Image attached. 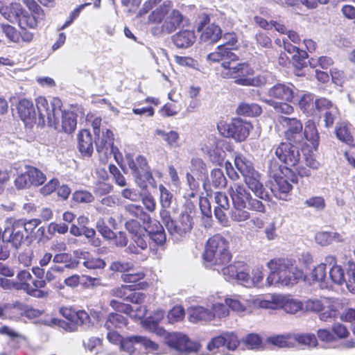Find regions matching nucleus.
I'll use <instances>...</instances> for the list:
<instances>
[{
	"instance_id": "1",
	"label": "nucleus",
	"mask_w": 355,
	"mask_h": 355,
	"mask_svg": "<svg viewBox=\"0 0 355 355\" xmlns=\"http://www.w3.org/2000/svg\"><path fill=\"white\" fill-rule=\"evenodd\" d=\"M62 101L58 98H53L50 104L43 96L37 98L38 125L44 126L47 124L65 133L73 132L76 128V115L71 111L62 110Z\"/></svg>"
},
{
	"instance_id": "2",
	"label": "nucleus",
	"mask_w": 355,
	"mask_h": 355,
	"mask_svg": "<svg viewBox=\"0 0 355 355\" xmlns=\"http://www.w3.org/2000/svg\"><path fill=\"white\" fill-rule=\"evenodd\" d=\"M24 3L30 12L20 3H12L7 6L0 1V13L9 21L17 23L20 28L35 29L45 20V12L35 0H24Z\"/></svg>"
},
{
	"instance_id": "3",
	"label": "nucleus",
	"mask_w": 355,
	"mask_h": 355,
	"mask_svg": "<svg viewBox=\"0 0 355 355\" xmlns=\"http://www.w3.org/2000/svg\"><path fill=\"white\" fill-rule=\"evenodd\" d=\"M266 266L270 273L266 280V286H293L306 278L304 271L292 259H273Z\"/></svg>"
},
{
	"instance_id": "4",
	"label": "nucleus",
	"mask_w": 355,
	"mask_h": 355,
	"mask_svg": "<svg viewBox=\"0 0 355 355\" xmlns=\"http://www.w3.org/2000/svg\"><path fill=\"white\" fill-rule=\"evenodd\" d=\"M237 59H230L222 62L221 76L224 78L234 79V82L242 86L262 87L267 83V78L263 75L252 76L254 71L247 62H238Z\"/></svg>"
},
{
	"instance_id": "5",
	"label": "nucleus",
	"mask_w": 355,
	"mask_h": 355,
	"mask_svg": "<svg viewBox=\"0 0 355 355\" xmlns=\"http://www.w3.org/2000/svg\"><path fill=\"white\" fill-rule=\"evenodd\" d=\"M232 255L228 250V243L220 235L210 238L206 245L204 259L206 267L212 270L230 263Z\"/></svg>"
},
{
	"instance_id": "6",
	"label": "nucleus",
	"mask_w": 355,
	"mask_h": 355,
	"mask_svg": "<svg viewBox=\"0 0 355 355\" xmlns=\"http://www.w3.org/2000/svg\"><path fill=\"white\" fill-rule=\"evenodd\" d=\"M172 6L170 1H165L148 17L151 23L162 22V31L168 34L175 31L186 19L178 10L171 9Z\"/></svg>"
},
{
	"instance_id": "7",
	"label": "nucleus",
	"mask_w": 355,
	"mask_h": 355,
	"mask_svg": "<svg viewBox=\"0 0 355 355\" xmlns=\"http://www.w3.org/2000/svg\"><path fill=\"white\" fill-rule=\"evenodd\" d=\"M229 194L233 206L248 207L252 211L264 213L266 208L261 201L252 198L248 189L240 182L232 183L229 188Z\"/></svg>"
},
{
	"instance_id": "8",
	"label": "nucleus",
	"mask_w": 355,
	"mask_h": 355,
	"mask_svg": "<svg viewBox=\"0 0 355 355\" xmlns=\"http://www.w3.org/2000/svg\"><path fill=\"white\" fill-rule=\"evenodd\" d=\"M126 230L132 234V243L126 249V252L132 254H141V259H146V255L142 252L146 250L148 243L147 227H142L135 220H130L125 223Z\"/></svg>"
},
{
	"instance_id": "9",
	"label": "nucleus",
	"mask_w": 355,
	"mask_h": 355,
	"mask_svg": "<svg viewBox=\"0 0 355 355\" xmlns=\"http://www.w3.org/2000/svg\"><path fill=\"white\" fill-rule=\"evenodd\" d=\"M338 304V300L335 298L310 299L304 302L303 309L306 311L318 313L320 320L327 322L336 316Z\"/></svg>"
},
{
	"instance_id": "10",
	"label": "nucleus",
	"mask_w": 355,
	"mask_h": 355,
	"mask_svg": "<svg viewBox=\"0 0 355 355\" xmlns=\"http://www.w3.org/2000/svg\"><path fill=\"white\" fill-rule=\"evenodd\" d=\"M217 128L221 135L225 137H232L238 141H243L250 135L252 125L248 121L234 119L231 123L220 121L217 125Z\"/></svg>"
},
{
	"instance_id": "11",
	"label": "nucleus",
	"mask_w": 355,
	"mask_h": 355,
	"mask_svg": "<svg viewBox=\"0 0 355 355\" xmlns=\"http://www.w3.org/2000/svg\"><path fill=\"white\" fill-rule=\"evenodd\" d=\"M329 279L338 285L346 284L348 290L355 293V263L348 261L345 270L340 266H332L329 270Z\"/></svg>"
},
{
	"instance_id": "12",
	"label": "nucleus",
	"mask_w": 355,
	"mask_h": 355,
	"mask_svg": "<svg viewBox=\"0 0 355 355\" xmlns=\"http://www.w3.org/2000/svg\"><path fill=\"white\" fill-rule=\"evenodd\" d=\"M284 170L281 168V166L277 163L270 161L268 166V173L272 179L271 180L272 186L271 190L280 199H284V197L281 196V194L288 193L293 188L292 184L282 175L284 173Z\"/></svg>"
},
{
	"instance_id": "13",
	"label": "nucleus",
	"mask_w": 355,
	"mask_h": 355,
	"mask_svg": "<svg viewBox=\"0 0 355 355\" xmlns=\"http://www.w3.org/2000/svg\"><path fill=\"white\" fill-rule=\"evenodd\" d=\"M279 123L286 129L284 132L285 139L294 145L304 144L303 125L297 118L280 116Z\"/></svg>"
},
{
	"instance_id": "14",
	"label": "nucleus",
	"mask_w": 355,
	"mask_h": 355,
	"mask_svg": "<svg viewBox=\"0 0 355 355\" xmlns=\"http://www.w3.org/2000/svg\"><path fill=\"white\" fill-rule=\"evenodd\" d=\"M166 344L180 354L196 352L200 348L198 343L192 342L186 335L177 332L167 335Z\"/></svg>"
},
{
	"instance_id": "15",
	"label": "nucleus",
	"mask_w": 355,
	"mask_h": 355,
	"mask_svg": "<svg viewBox=\"0 0 355 355\" xmlns=\"http://www.w3.org/2000/svg\"><path fill=\"white\" fill-rule=\"evenodd\" d=\"M276 157L286 166L284 168L286 172L289 171V167L295 166L299 164L300 154L297 148L291 143L281 142L278 146L274 147Z\"/></svg>"
},
{
	"instance_id": "16",
	"label": "nucleus",
	"mask_w": 355,
	"mask_h": 355,
	"mask_svg": "<svg viewBox=\"0 0 355 355\" xmlns=\"http://www.w3.org/2000/svg\"><path fill=\"white\" fill-rule=\"evenodd\" d=\"M4 237L7 242L10 243L16 249L19 248L25 239L23 219L8 218Z\"/></svg>"
},
{
	"instance_id": "17",
	"label": "nucleus",
	"mask_w": 355,
	"mask_h": 355,
	"mask_svg": "<svg viewBox=\"0 0 355 355\" xmlns=\"http://www.w3.org/2000/svg\"><path fill=\"white\" fill-rule=\"evenodd\" d=\"M46 180V175L33 166H26V171L17 176L15 180V186L19 189L29 188L31 186L38 187Z\"/></svg>"
},
{
	"instance_id": "18",
	"label": "nucleus",
	"mask_w": 355,
	"mask_h": 355,
	"mask_svg": "<svg viewBox=\"0 0 355 355\" xmlns=\"http://www.w3.org/2000/svg\"><path fill=\"white\" fill-rule=\"evenodd\" d=\"M209 17L204 15L198 27V31L201 32L200 40L205 42L215 43L218 42L222 36V30L220 27L215 24H209Z\"/></svg>"
},
{
	"instance_id": "19",
	"label": "nucleus",
	"mask_w": 355,
	"mask_h": 355,
	"mask_svg": "<svg viewBox=\"0 0 355 355\" xmlns=\"http://www.w3.org/2000/svg\"><path fill=\"white\" fill-rule=\"evenodd\" d=\"M221 144L222 141L211 135L207 138L202 146V150L209 156L212 162L216 164H220L225 155Z\"/></svg>"
},
{
	"instance_id": "20",
	"label": "nucleus",
	"mask_w": 355,
	"mask_h": 355,
	"mask_svg": "<svg viewBox=\"0 0 355 355\" xmlns=\"http://www.w3.org/2000/svg\"><path fill=\"white\" fill-rule=\"evenodd\" d=\"M135 344H139L146 349L150 352H156L159 348L156 343L142 336H132L123 338L120 344V347L123 351L132 353L134 352Z\"/></svg>"
},
{
	"instance_id": "21",
	"label": "nucleus",
	"mask_w": 355,
	"mask_h": 355,
	"mask_svg": "<svg viewBox=\"0 0 355 355\" xmlns=\"http://www.w3.org/2000/svg\"><path fill=\"white\" fill-rule=\"evenodd\" d=\"M193 224L192 216L187 212H182L169 223L168 232L172 236H183L191 231Z\"/></svg>"
},
{
	"instance_id": "22",
	"label": "nucleus",
	"mask_w": 355,
	"mask_h": 355,
	"mask_svg": "<svg viewBox=\"0 0 355 355\" xmlns=\"http://www.w3.org/2000/svg\"><path fill=\"white\" fill-rule=\"evenodd\" d=\"M95 144L96 150L103 153L106 157L112 155L114 152V134L112 131L107 128H103L99 135H95Z\"/></svg>"
},
{
	"instance_id": "23",
	"label": "nucleus",
	"mask_w": 355,
	"mask_h": 355,
	"mask_svg": "<svg viewBox=\"0 0 355 355\" xmlns=\"http://www.w3.org/2000/svg\"><path fill=\"white\" fill-rule=\"evenodd\" d=\"M18 114L26 125L31 127L37 123L39 117H36V112L32 101L24 98L19 101L17 105Z\"/></svg>"
},
{
	"instance_id": "24",
	"label": "nucleus",
	"mask_w": 355,
	"mask_h": 355,
	"mask_svg": "<svg viewBox=\"0 0 355 355\" xmlns=\"http://www.w3.org/2000/svg\"><path fill=\"white\" fill-rule=\"evenodd\" d=\"M214 198L216 204L214 207L215 216L220 223L223 225H226L228 223V219L225 211H227L230 207L229 198L225 193L222 192H216Z\"/></svg>"
},
{
	"instance_id": "25",
	"label": "nucleus",
	"mask_w": 355,
	"mask_h": 355,
	"mask_svg": "<svg viewBox=\"0 0 355 355\" xmlns=\"http://www.w3.org/2000/svg\"><path fill=\"white\" fill-rule=\"evenodd\" d=\"M243 179L248 189L251 190L257 197L265 200H269V194L261 181V175L258 171L251 173Z\"/></svg>"
},
{
	"instance_id": "26",
	"label": "nucleus",
	"mask_w": 355,
	"mask_h": 355,
	"mask_svg": "<svg viewBox=\"0 0 355 355\" xmlns=\"http://www.w3.org/2000/svg\"><path fill=\"white\" fill-rule=\"evenodd\" d=\"M293 86L285 84L278 83L270 87L267 94L271 98L284 100L288 102L292 101L293 98Z\"/></svg>"
},
{
	"instance_id": "27",
	"label": "nucleus",
	"mask_w": 355,
	"mask_h": 355,
	"mask_svg": "<svg viewBox=\"0 0 355 355\" xmlns=\"http://www.w3.org/2000/svg\"><path fill=\"white\" fill-rule=\"evenodd\" d=\"M189 320L192 322L198 321L209 322L214 320V315L210 306L204 307L202 306H194L189 310Z\"/></svg>"
},
{
	"instance_id": "28",
	"label": "nucleus",
	"mask_w": 355,
	"mask_h": 355,
	"mask_svg": "<svg viewBox=\"0 0 355 355\" xmlns=\"http://www.w3.org/2000/svg\"><path fill=\"white\" fill-rule=\"evenodd\" d=\"M78 148L81 154L84 156L92 155L94 147L92 135L88 130L84 129L78 135Z\"/></svg>"
},
{
	"instance_id": "29",
	"label": "nucleus",
	"mask_w": 355,
	"mask_h": 355,
	"mask_svg": "<svg viewBox=\"0 0 355 355\" xmlns=\"http://www.w3.org/2000/svg\"><path fill=\"white\" fill-rule=\"evenodd\" d=\"M172 39L178 48L186 49L195 42L196 35L193 31L182 30L175 34Z\"/></svg>"
},
{
	"instance_id": "30",
	"label": "nucleus",
	"mask_w": 355,
	"mask_h": 355,
	"mask_svg": "<svg viewBox=\"0 0 355 355\" xmlns=\"http://www.w3.org/2000/svg\"><path fill=\"white\" fill-rule=\"evenodd\" d=\"M304 143L305 141H309L315 149L319 145V133L316 128L315 123L312 120H308L304 124L303 131Z\"/></svg>"
},
{
	"instance_id": "31",
	"label": "nucleus",
	"mask_w": 355,
	"mask_h": 355,
	"mask_svg": "<svg viewBox=\"0 0 355 355\" xmlns=\"http://www.w3.org/2000/svg\"><path fill=\"white\" fill-rule=\"evenodd\" d=\"M136 184L142 190H147L148 187L157 188V182L150 170L137 173L133 175Z\"/></svg>"
},
{
	"instance_id": "32",
	"label": "nucleus",
	"mask_w": 355,
	"mask_h": 355,
	"mask_svg": "<svg viewBox=\"0 0 355 355\" xmlns=\"http://www.w3.org/2000/svg\"><path fill=\"white\" fill-rule=\"evenodd\" d=\"M207 59L212 62L228 61L230 59H237V55L231 51V49L225 45H220L216 51L209 53Z\"/></svg>"
},
{
	"instance_id": "33",
	"label": "nucleus",
	"mask_w": 355,
	"mask_h": 355,
	"mask_svg": "<svg viewBox=\"0 0 355 355\" xmlns=\"http://www.w3.org/2000/svg\"><path fill=\"white\" fill-rule=\"evenodd\" d=\"M281 295H268L263 298L258 297L254 300V304L263 309H277L281 304Z\"/></svg>"
},
{
	"instance_id": "34",
	"label": "nucleus",
	"mask_w": 355,
	"mask_h": 355,
	"mask_svg": "<svg viewBox=\"0 0 355 355\" xmlns=\"http://www.w3.org/2000/svg\"><path fill=\"white\" fill-rule=\"evenodd\" d=\"M242 263L241 261L234 262V263L227 265H223L221 267H218V268H216L214 270H216L218 273H221L224 278L228 281L232 282L233 280H236L237 274L241 270V266H242Z\"/></svg>"
},
{
	"instance_id": "35",
	"label": "nucleus",
	"mask_w": 355,
	"mask_h": 355,
	"mask_svg": "<svg viewBox=\"0 0 355 355\" xmlns=\"http://www.w3.org/2000/svg\"><path fill=\"white\" fill-rule=\"evenodd\" d=\"M79 259H83V265L89 269H103L105 267V261L98 257H92L88 252H79L76 253Z\"/></svg>"
},
{
	"instance_id": "36",
	"label": "nucleus",
	"mask_w": 355,
	"mask_h": 355,
	"mask_svg": "<svg viewBox=\"0 0 355 355\" xmlns=\"http://www.w3.org/2000/svg\"><path fill=\"white\" fill-rule=\"evenodd\" d=\"M154 226L150 225L147 226L148 236L150 237L155 243L162 245L166 241V235L162 225L158 221H154Z\"/></svg>"
},
{
	"instance_id": "37",
	"label": "nucleus",
	"mask_w": 355,
	"mask_h": 355,
	"mask_svg": "<svg viewBox=\"0 0 355 355\" xmlns=\"http://www.w3.org/2000/svg\"><path fill=\"white\" fill-rule=\"evenodd\" d=\"M127 320L122 315L116 313H111L108 315L104 327L107 331L121 329L126 326Z\"/></svg>"
},
{
	"instance_id": "38",
	"label": "nucleus",
	"mask_w": 355,
	"mask_h": 355,
	"mask_svg": "<svg viewBox=\"0 0 355 355\" xmlns=\"http://www.w3.org/2000/svg\"><path fill=\"white\" fill-rule=\"evenodd\" d=\"M234 164L243 178L252 172L256 171L252 162L241 154H236L234 157Z\"/></svg>"
},
{
	"instance_id": "39",
	"label": "nucleus",
	"mask_w": 355,
	"mask_h": 355,
	"mask_svg": "<svg viewBox=\"0 0 355 355\" xmlns=\"http://www.w3.org/2000/svg\"><path fill=\"white\" fill-rule=\"evenodd\" d=\"M155 133L156 135L161 137L170 148H176L180 147V135L178 132L175 130L165 132L161 129H156Z\"/></svg>"
},
{
	"instance_id": "40",
	"label": "nucleus",
	"mask_w": 355,
	"mask_h": 355,
	"mask_svg": "<svg viewBox=\"0 0 355 355\" xmlns=\"http://www.w3.org/2000/svg\"><path fill=\"white\" fill-rule=\"evenodd\" d=\"M128 165L132 171V175L150 169L146 158L141 155L137 156L135 159L128 157Z\"/></svg>"
},
{
	"instance_id": "41",
	"label": "nucleus",
	"mask_w": 355,
	"mask_h": 355,
	"mask_svg": "<svg viewBox=\"0 0 355 355\" xmlns=\"http://www.w3.org/2000/svg\"><path fill=\"white\" fill-rule=\"evenodd\" d=\"M315 99L311 94H304L299 101V106L304 112L312 115L315 114Z\"/></svg>"
},
{
	"instance_id": "42",
	"label": "nucleus",
	"mask_w": 355,
	"mask_h": 355,
	"mask_svg": "<svg viewBox=\"0 0 355 355\" xmlns=\"http://www.w3.org/2000/svg\"><path fill=\"white\" fill-rule=\"evenodd\" d=\"M280 302L279 308H282L288 313L295 314L303 309V304L301 302L293 299H287L282 295H281Z\"/></svg>"
},
{
	"instance_id": "43",
	"label": "nucleus",
	"mask_w": 355,
	"mask_h": 355,
	"mask_svg": "<svg viewBox=\"0 0 355 355\" xmlns=\"http://www.w3.org/2000/svg\"><path fill=\"white\" fill-rule=\"evenodd\" d=\"M248 207L233 206V209L230 212V216L232 220L236 223H243L250 218V213L244 209Z\"/></svg>"
},
{
	"instance_id": "44",
	"label": "nucleus",
	"mask_w": 355,
	"mask_h": 355,
	"mask_svg": "<svg viewBox=\"0 0 355 355\" xmlns=\"http://www.w3.org/2000/svg\"><path fill=\"white\" fill-rule=\"evenodd\" d=\"M312 278L320 283L322 288H327L328 286V279L326 275L325 264H319L312 270Z\"/></svg>"
},
{
	"instance_id": "45",
	"label": "nucleus",
	"mask_w": 355,
	"mask_h": 355,
	"mask_svg": "<svg viewBox=\"0 0 355 355\" xmlns=\"http://www.w3.org/2000/svg\"><path fill=\"white\" fill-rule=\"evenodd\" d=\"M240 114L248 116H256L261 114V107L256 103H241L238 108Z\"/></svg>"
},
{
	"instance_id": "46",
	"label": "nucleus",
	"mask_w": 355,
	"mask_h": 355,
	"mask_svg": "<svg viewBox=\"0 0 355 355\" xmlns=\"http://www.w3.org/2000/svg\"><path fill=\"white\" fill-rule=\"evenodd\" d=\"M125 209L132 216L142 219L144 223H150L152 222L150 216L144 211L140 205L130 204L125 207Z\"/></svg>"
},
{
	"instance_id": "47",
	"label": "nucleus",
	"mask_w": 355,
	"mask_h": 355,
	"mask_svg": "<svg viewBox=\"0 0 355 355\" xmlns=\"http://www.w3.org/2000/svg\"><path fill=\"white\" fill-rule=\"evenodd\" d=\"M263 101L274 107L276 112L284 114H291L294 112V108L286 103H277L272 99H265Z\"/></svg>"
},
{
	"instance_id": "48",
	"label": "nucleus",
	"mask_w": 355,
	"mask_h": 355,
	"mask_svg": "<svg viewBox=\"0 0 355 355\" xmlns=\"http://www.w3.org/2000/svg\"><path fill=\"white\" fill-rule=\"evenodd\" d=\"M263 268L260 267L254 268L250 272V281L252 282L250 284V288H261L263 287L262 284L263 280Z\"/></svg>"
},
{
	"instance_id": "49",
	"label": "nucleus",
	"mask_w": 355,
	"mask_h": 355,
	"mask_svg": "<svg viewBox=\"0 0 355 355\" xmlns=\"http://www.w3.org/2000/svg\"><path fill=\"white\" fill-rule=\"evenodd\" d=\"M210 182L216 188H223L227 184V180L222 170L215 168L211 173Z\"/></svg>"
},
{
	"instance_id": "50",
	"label": "nucleus",
	"mask_w": 355,
	"mask_h": 355,
	"mask_svg": "<svg viewBox=\"0 0 355 355\" xmlns=\"http://www.w3.org/2000/svg\"><path fill=\"white\" fill-rule=\"evenodd\" d=\"M0 30L5 34L6 37L10 42L19 43V32L13 26L9 24H0Z\"/></svg>"
},
{
	"instance_id": "51",
	"label": "nucleus",
	"mask_w": 355,
	"mask_h": 355,
	"mask_svg": "<svg viewBox=\"0 0 355 355\" xmlns=\"http://www.w3.org/2000/svg\"><path fill=\"white\" fill-rule=\"evenodd\" d=\"M236 280L239 284L246 288H250V284L252 282L250 281V270L243 263H242V266H241V270H239L237 274Z\"/></svg>"
},
{
	"instance_id": "52",
	"label": "nucleus",
	"mask_w": 355,
	"mask_h": 355,
	"mask_svg": "<svg viewBox=\"0 0 355 355\" xmlns=\"http://www.w3.org/2000/svg\"><path fill=\"white\" fill-rule=\"evenodd\" d=\"M293 338L299 344L308 346L309 347L316 346L318 341L314 334H295Z\"/></svg>"
},
{
	"instance_id": "53",
	"label": "nucleus",
	"mask_w": 355,
	"mask_h": 355,
	"mask_svg": "<svg viewBox=\"0 0 355 355\" xmlns=\"http://www.w3.org/2000/svg\"><path fill=\"white\" fill-rule=\"evenodd\" d=\"M210 307L212 311V314L214 315V319L215 318H224L229 314V310L226 304L216 302L212 303Z\"/></svg>"
},
{
	"instance_id": "54",
	"label": "nucleus",
	"mask_w": 355,
	"mask_h": 355,
	"mask_svg": "<svg viewBox=\"0 0 355 355\" xmlns=\"http://www.w3.org/2000/svg\"><path fill=\"white\" fill-rule=\"evenodd\" d=\"M159 190L162 207L168 209L171 205L173 194L163 184H159Z\"/></svg>"
},
{
	"instance_id": "55",
	"label": "nucleus",
	"mask_w": 355,
	"mask_h": 355,
	"mask_svg": "<svg viewBox=\"0 0 355 355\" xmlns=\"http://www.w3.org/2000/svg\"><path fill=\"white\" fill-rule=\"evenodd\" d=\"M304 204L309 207L313 208L317 211H322L325 207L324 199L321 196H314L308 198Z\"/></svg>"
},
{
	"instance_id": "56",
	"label": "nucleus",
	"mask_w": 355,
	"mask_h": 355,
	"mask_svg": "<svg viewBox=\"0 0 355 355\" xmlns=\"http://www.w3.org/2000/svg\"><path fill=\"white\" fill-rule=\"evenodd\" d=\"M184 316V310L181 306L173 307L168 313L167 319L169 323L181 321Z\"/></svg>"
},
{
	"instance_id": "57",
	"label": "nucleus",
	"mask_w": 355,
	"mask_h": 355,
	"mask_svg": "<svg viewBox=\"0 0 355 355\" xmlns=\"http://www.w3.org/2000/svg\"><path fill=\"white\" fill-rule=\"evenodd\" d=\"M133 268V264L128 261H116L110 266V270L114 272H125Z\"/></svg>"
},
{
	"instance_id": "58",
	"label": "nucleus",
	"mask_w": 355,
	"mask_h": 355,
	"mask_svg": "<svg viewBox=\"0 0 355 355\" xmlns=\"http://www.w3.org/2000/svg\"><path fill=\"white\" fill-rule=\"evenodd\" d=\"M336 134L339 140L347 144H351L353 141L352 136L346 126L336 128Z\"/></svg>"
},
{
	"instance_id": "59",
	"label": "nucleus",
	"mask_w": 355,
	"mask_h": 355,
	"mask_svg": "<svg viewBox=\"0 0 355 355\" xmlns=\"http://www.w3.org/2000/svg\"><path fill=\"white\" fill-rule=\"evenodd\" d=\"M73 199L77 202L89 203L94 200V197L89 191L80 190L73 193Z\"/></svg>"
},
{
	"instance_id": "60",
	"label": "nucleus",
	"mask_w": 355,
	"mask_h": 355,
	"mask_svg": "<svg viewBox=\"0 0 355 355\" xmlns=\"http://www.w3.org/2000/svg\"><path fill=\"white\" fill-rule=\"evenodd\" d=\"M96 228L99 233L106 239L112 240L114 236V232L111 230L103 219H99L96 223Z\"/></svg>"
},
{
	"instance_id": "61",
	"label": "nucleus",
	"mask_w": 355,
	"mask_h": 355,
	"mask_svg": "<svg viewBox=\"0 0 355 355\" xmlns=\"http://www.w3.org/2000/svg\"><path fill=\"white\" fill-rule=\"evenodd\" d=\"M89 319V315L85 311H76L72 313V318L69 322L74 326L83 324Z\"/></svg>"
},
{
	"instance_id": "62",
	"label": "nucleus",
	"mask_w": 355,
	"mask_h": 355,
	"mask_svg": "<svg viewBox=\"0 0 355 355\" xmlns=\"http://www.w3.org/2000/svg\"><path fill=\"white\" fill-rule=\"evenodd\" d=\"M223 338H225V345L229 350H235L239 344L237 336L233 333L223 334Z\"/></svg>"
},
{
	"instance_id": "63",
	"label": "nucleus",
	"mask_w": 355,
	"mask_h": 355,
	"mask_svg": "<svg viewBox=\"0 0 355 355\" xmlns=\"http://www.w3.org/2000/svg\"><path fill=\"white\" fill-rule=\"evenodd\" d=\"M86 120L87 123L91 124L94 135H99L102 132L103 128H101V118L87 114Z\"/></svg>"
},
{
	"instance_id": "64",
	"label": "nucleus",
	"mask_w": 355,
	"mask_h": 355,
	"mask_svg": "<svg viewBox=\"0 0 355 355\" xmlns=\"http://www.w3.org/2000/svg\"><path fill=\"white\" fill-rule=\"evenodd\" d=\"M180 110V107L173 103H166L164 105L159 112L162 116L170 117L176 115Z\"/></svg>"
}]
</instances>
